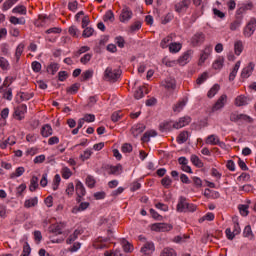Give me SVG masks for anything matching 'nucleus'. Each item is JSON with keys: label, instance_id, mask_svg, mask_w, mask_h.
<instances>
[{"label": "nucleus", "instance_id": "a19ab883", "mask_svg": "<svg viewBox=\"0 0 256 256\" xmlns=\"http://www.w3.org/2000/svg\"><path fill=\"white\" fill-rule=\"evenodd\" d=\"M191 163H193L195 165V167H198L199 169H201V167H203V161H201V159L199 158V156L193 154L190 158Z\"/></svg>", "mask_w": 256, "mask_h": 256}, {"label": "nucleus", "instance_id": "20e7f679", "mask_svg": "<svg viewBox=\"0 0 256 256\" xmlns=\"http://www.w3.org/2000/svg\"><path fill=\"white\" fill-rule=\"evenodd\" d=\"M205 43V33L196 32L190 39V45L192 47H199Z\"/></svg>", "mask_w": 256, "mask_h": 256}, {"label": "nucleus", "instance_id": "5701e85b", "mask_svg": "<svg viewBox=\"0 0 256 256\" xmlns=\"http://www.w3.org/2000/svg\"><path fill=\"white\" fill-rule=\"evenodd\" d=\"M41 135L45 138L51 137V135H53V128L49 124H45L41 128Z\"/></svg>", "mask_w": 256, "mask_h": 256}, {"label": "nucleus", "instance_id": "338daca9", "mask_svg": "<svg viewBox=\"0 0 256 256\" xmlns=\"http://www.w3.org/2000/svg\"><path fill=\"white\" fill-rule=\"evenodd\" d=\"M241 19H237L235 21H233L231 24H230V30L231 31H237V29H239V27H241Z\"/></svg>", "mask_w": 256, "mask_h": 256}, {"label": "nucleus", "instance_id": "9d476101", "mask_svg": "<svg viewBox=\"0 0 256 256\" xmlns=\"http://www.w3.org/2000/svg\"><path fill=\"white\" fill-rule=\"evenodd\" d=\"M193 55V50H187L186 52L183 53L177 60V62L184 67V65H187L189 61H191V56Z\"/></svg>", "mask_w": 256, "mask_h": 256}, {"label": "nucleus", "instance_id": "e433bc0d", "mask_svg": "<svg viewBox=\"0 0 256 256\" xmlns=\"http://www.w3.org/2000/svg\"><path fill=\"white\" fill-rule=\"evenodd\" d=\"M243 237L250 239V241L255 237V235H253V230L251 229V225H247L244 228Z\"/></svg>", "mask_w": 256, "mask_h": 256}, {"label": "nucleus", "instance_id": "2f4dec72", "mask_svg": "<svg viewBox=\"0 0 256 256\" xmlns=\"http://www.w3.org/2000/svg\"><path fill=\"white\" fill-rule=\"evenodd\" d=\"M0 69H2V71H9V69H11V65L9 64V60H7L3 56H0Z\"/></svg>", "mask_w": 256, "mask_h": 256}, {"label": "nucleus", "instance_id": "de8ad7c7", "mask_svg": "<svg viewBox=\"0 0 256 256\" xmlns=\"http://www.w3.org/2000/svg\"><path fill=\"white\" fill-rule=\"evenodd\" d=\"M25 173V168L24 167H18L16 168L15 172L10 174V179H15V177H21Z\"/></svg>", "mask_w": 256, "mask_h": 256}, {"label": "nucleus", "instance_id": "6e6d98bb", "mask_svg": "<svg viewBox=\"0 0 256 256\" xmlns=\"http://www.w3.org/2000/svg\"><path fill=\"white\" fill-rule=\"evenodd\" d=\"M173 129V122H163L160 124V130L171 131Z\"/></svg>", "mask_w": 256, "mask_h": 256}, {"label": "nucleus", "instance_id": "423d86ee", "mask_svg": "<svg viewBox=\"0 0 256 256\" xmlns=\"http://www.w3.org/2000/svg\"><path fill=\"white\" fill-rule=\"evenodd\" d=\"M191 5V0H182L175 4L174 9L176 13H185L189 6Z\"/></svg>", "mask_w": 256, "mask_h": 256}, {"label": "nucleus", "instance_id": "f03ea898", "mask_svg": "<svg viewBox=\"0 0 256 256\" xmlns=\"http://www.w3.org/2000/svg\"><path fill=\"white\" fill-rule=\"evenodd\" d=\"M151 230L156 233H167L173 230V225L167 223H154L151 225Z\"/></svg>", "mask_w": 256, "mask_h": 256}, {"label": "nucleus", "instance_id": "052dcab7", "mask_svg": "<svg viewBox=\"0 0 256 256\" xmlns=\"http://www.w3.org/2000/svg\"><path fill=\"white\" fill-rule=\"evenodd\" d=\"M61 174L63 179H69L71 175H73V172H71V169H69V167H64L62 168Z\"/></svg>", "mask_w": 256, "mask_h": 256}, {"label": "nucleus", "instance_id": "79ce46f5", "mask_svg": "<svg viewBox=\"0 0 256 256\" xmlns=\"http://www.w3.org/2000/svg\"><path fill=\"white\" fill-rule=\"evenodd\" d=\"M18 2L19 0H6L2 5V11H9V9Z\"/></svg>", "mask_w": 256, "mask_h": 256}, {"label": "nucleus", "instance_id": "4be33fe9", "mask_svg": "<svg viewBox=\"0 0 256 256\" xmlns=\"http://www.w3.org/2000/svg\"><path fill=\"white\" fill-rule=\"evenodd\" d=\"M39 199L37 197L29 198L25 200L24 207L25 209H31V207H37Z\"/></svg>", "mask_w": 256, "mask_h": 256}, {"label": "nucleus", "instance_id": "5fc2aeb1", "mask_svg": "<svg viewBox=\"0 0 256 256\" xmlns=\"http://www.w3.org/2000/svg\"><path fill=\"white\" fill-rule=\"evenodd\" d=\"M10 23H12V25H25V18L19 19L15 16H11Z\"/></svg>", "mask_w": 256, "mask_h": 256}, {"label": "nucleus", "instance_id": "f704fd0d", "mask_svg": "<svg viewBox=\"0 0 256 256\" xmlns=\"http://www.w3.org/2000/svg\"><path fill=\"white\" fill-rule=\"evenodd\" d=\"M151 137H157V132L156 131L145 132L141 139L143 143H149Z\"/></svg>", "mask_w": 256, "mask_h": 256}, {"label": "nucleus", "instance_id": "473e14b6", "mask_svg": "<svg viewBox=\"0 0 256 256\" xmlns=\"http://www.w3.org/2000/svg\"><path fill=\"white\" fill-rule=\"evenodd\" d=\"M160 256H177V251L171 247H165L161 251Z\"/></svg>", "mask_w": 256, "mask_h": 256}, {"label": "nucleus", "instance_id": "f8f14e48", "mask_svg": "<svg viewBox=\"0 0 256 256\" xmlns=\"http://www.w3.org/2000/svg\"><path fill=\"white\" fill-rule=\"evenodd\" d=\"M63 229H65V223L63 222L52 224L50 226V233H53L54 235H61L63 233Z\"/></svg>", "mask_w": 256, "mask_h": 256}, {"label": "nucleus", "instance_id": "ea45409f", "mask_svg": "<svg viewBox=\"0 0 256 256\" xmlns=\"http://www.w3.org/2000/svg\"><path fill=\"white\" fill-rule=\"evenodd\" d=\"M23 51H25V44L20 43L15 52L16 61L19 62V59H21V55H23Z\"/></svg>", "mask_w": 256, "mask_h": 256}, {"label": "nucleus", "instance_id": "bb28decb", "mask_svg": "<svg viewBox=\"0 0 256 256\" xmlns=\"http://www.w3.org/2000/svg\"><path fill=\"white\" fill-rule=\"evenodd\" d=\"M121 171H123V166L121 164L110 166L108 175H121Z\"/></svg>", "mask_w": 256, "mask_h": 256}, {"label": "nucleus", "instance_id": "13d9d810", "mask_svg": "<svg viewBox=\"0 0 256 256\" xmlns=\"http://www.w3.org/2000/svg\"><path fill=\"white\" fill-rule=\"evenodd\" d=\"M209 79V74L207 72L202 73L196 80L197 85H203L205 80Z\"/></svg>", "mask_w": 256, "mask_h": 256}, {"label": "nucleus", "instance_id": "e2e57ef3", "mask_svg": "<svg viewBox=\"0 0 256 256\" xmlns=\"http://www.w3.org/2000/svg\"><path fill=\"white\" fill-rule=\"evenodd\" d=\"M92 57H93V54L87 53L80 58V63H82V65H87V63L91 61Z\"/></svg>", "mask_w": 256, "mask_h": 256}, {"label": "nucleus", "instance_id": "864d4df0", "mask_svg": "<svg viewBox=\"0 0 256 256\" xmlns=\"http://www.w3.org/2000/svg\"><path fill=\"white\" fill-rule=\"evenodd\" d=\"M97 183V181H95V178L91 175H88L86 177V185L87 187H89V189H93V187H95V184Z\"/></svg>", "mask_w": 256, "mask_h": 256}, {"label": "nucleus", "instance_id": "680f3d73", "mask_svg": "<svg viewBox=\"0 0 256 256\" xmlns=\"http://www.w3.org/2000/svg\"><path fill=\"white\" fill-rule=\"evenodd\" d=\"M173 183V180L169 176L164 177L161 180V185L165 187V189H169V186Z\"/></svg>", "mask_w": 256, "mask_h": 256}, {"label": "nucleus", "instance_id": "393cba45", "mask_svg": "<svg viewBox=\"0 0 256 256\" xmlns=\"http://www.w3.org/2000/svg\"><path fill=\"white\" fill-rule=\"evenodd\" d=\"M38 188H39V178H37V176H33L30 180L29 191H31V193H35V191H37Z\"/></svg>", "mask_w": 256, "mask_h": 256}, {"label": "nucleus", "instance_id": "72a5a7b5", "mask_svg": "<svg viewBox=\"0 0 256 256\" xmlns=\"http://www.w3.org/2000/svg\"><path fill=\"white\" fill-rule=\"evenodd\" d=\"M79 235H81V231L79 230H75L73 232L72 235H70L67 240H66V243L67 245H71V243H74V241H77V239L79 238Z\"/></svg>", "mask_w": 256, "mask_h": 256}, {"label": "nucleus", "instance_id": "2eb2a0df", "mask_svg": "<svg viewBox=\"0 0 256 256\" xmlns=\"http://www.w3.org/2000/svg\"><path fill=\"white\" fill-rule=\"evenodd\" d=\"M234 105L236 107H245V105H249V98L245 95H239L235 98Z\"/></svg>", "mask_w": 256, "mask_h": 256}, {"label": "nucleus", "instance_id": "7c9ffc66", "mask_svg": "<svg viewBox=\"0 0 256 256\" xmlns=\"http://www.w3.org/2000/svg\"><path fill=\"white\" fill-rule=\"evenodd\" d=\"M243 41L241 40H237L235 43H234V53L235 55L239 56L241 55V53H243Z\"/></svg>", "mask_w": 256, "mask_h": 256}, {"label": "nucleus", "instance_id": "6ab92c4d", "mask_svg": "<svg viewBox=\"0 0 256 256\" xmlns=\"http://www.w3.org/2000/svg\"><path fill=\"white\" fill-rule=\"evenodd\" d=\"M162 86L168 91L175 90L177 87V82L173 78H167L165 81L162 82Z\"/></svg>", "mask_w": 256, "mask_h": 256}, {"label": "nucleus", "instance_id": "6e6552de", "mask_svg": "<svg viewBox=\"0 0 256 256\" xmlns=\"http://www.w3.org/2000/svg\"><path fill=\"white\" fill-rule=\"evenodd\" d=\"M227 104V96L226 94H222L218 100L215 102V104L212 106V111H219V109H223L225 105Z\"/></svg>", "mask_w": 256, "mask_h": 256}, {"label": "nucleus", "instance_id": "0e129e2a", "mask_svg": "<svg viewBox=\"0 0 256 256\" xmlns=\"http://www.w3.org/2000/svg\"><path fill=\"white\" fill-rule=\"evenodd\" d=\"M21 101H29V99H33V93L29 92H20Z\"/></svg>", "mask_w": 256, "mask_h": 256}, {"label": "nucleus", "instance_id": "4c0bfd02", "mask_svg": "<svg viewBox=\"0 0 256 256\" xmlns=\"http://www.w3.org/2000/svg\"><path fill=\"white\" fill-rule=\"evenodd\" d=\"M187 139H189V132L183 131L177 137V143L180 145L186 143Z\"/></svg>", "mask_w": 256, "mask_h": 256}, {"label": "nucleus", "instance_id": "774afa93", "mask_svg": "<svg viewBox=\"0 0 256 256\" xmlns=\"http://www.w3.org/2000/svg\"><path fill=\"white\" fill-rule=\"evenodd\" d=\"M31 68L34 71V73H40L41 72V64L37 61L32 62Z\"/></svg>", "mask_w": 256, "mask_h": 256}, {"label": "nucleus", "instance_id": "1a4fd4ad", "mask_svg": "<svg viewBox=\"0 0 256 256\" xmlns=\"http://www.w3.org/2000/svg\"><path fill=\"white\" fill-rule=\"evenodd\" d=\"M191 123V117L184 116L179 119V121L173 123V129H183V127H187Z\"/></svg>", "mask_w": 256, "mask_h": 256}, {"label": "nucleus", "instance_id": "69168bd1", "mask_svg": "<svg viewBox=\"0 0 256 256\" xmlns=\"http://www.w3.org/2000/svg\"><path fill=\"white\" fill-rule=\"evenodd\" d=\"M93 77V70H86L82 73V81H89Z\"/></svg>", "mask_w": 256, "mask_h": 256}, {"label": "nucleus", "instance_id": "b1692460", "mask_svg": "<svg viewBox=\"0 0 256 256\" xmlns=\"http://www.w3.org/2000/svg\"><path fill=\"white\" fill-rule=\"evenodd\" d=\"M168 47H169L170 53H179V51H181V49L183 48V44L179 42H171L168 45Z\"/></svg>", "mask_w": 256, "mask_h": 256}, {"label": "nucleus", "instance_id": "a18cd8bd", "mask_svg": "<svg viewBox=\"0 0 256 256\" xmlns=\"http://www.w3.org/2000/svg\"><path fill=\"white\" fill-rule=\"evenodd\" d=\"M89 205V202H82L80 203L79 207H74L72 209V213H79V211H85V209H88Z\"/></svg>", "mask_w": 256, "mask_h": 256}, {"label": "nucleus", "instance_id": "a211bd4d", "mask_svg": "<svg viewBox=\"0 0 256 256\" xmlns=\"http://www.w3.org/2000/svg\"><path fill=\"white\" fill-rule=\"evenodd\" d=\"M187 204H188L187 198L181 196L177 204V211L179 213H187Z\"/></svg>", "mask_w": 256, "mask_h": 256}, {"label": "nucleus", "instance_id": "aec40b11", "mask_svg": "<svg viewBox=\"0 0 256 256\" xmlns=\"http://www.w3.org/2000/svg\"><path fill=\"white\" fill-rule=\"evenodd\" d=\"M249 205H251V200H247V204L238 205V210L242 217H247V215H249Z\"/></svg>", "mask_w": 256, "mask_h": 256}, {"label": "nucleus", "instance_id": "c03bdc74", "mask_svg": "<svg viewBox=\"0 0 256 256\" xmlns=\"http://www.w3.org/2000/svg\"><path fill=\"white\" fill-rule=\"evenodd\" d=\"M38 23L41 27H45V25H49V23H51V19L45 15H39Z\"/></svg>", "mask_w": 256, "mask_h": 256}, {"label": "nucleus", "instance_id": "8fccbe9b", "mask_svg": "<svg viewBox=\"0 0 256 256\" xmlns=\"http://www.w3.org/2000/svg\"><path fill=\"white\" fill-rule=\"evenodd\" d=\"M162 63L166 67H175V65H177L178 62H177V60H170L169 57H164L162 59Z\"/></svg>", "mask_w": 256, "mask_h": 256}, {"label": "nucleus", "instance_id": "58836bf2", "mask_svg": "<svg viewBox=\"0 0 256 256\" xmlns=\"http://www.w3.org/2000/svg\"><path fill=\"white\" fill-rule=\"evenodd\" d=\"M12 13H15L18 15H27V7L23 5H18L15 8H13Z\"/></svg>", "mask_w": 256, "mask_h": 256}, {"label": "nucleus", "instance_id": "0eeeda50", "mask_svg": "<svg viewBox=\"0 0 256 256\" xmlns=\"http://www.w3.org/2000/svg\"><path fill=\"white\" fill-rule=\"evenodd\" d=\"M75 191L78 196L77 202L81 203V198L85 197L87 191L85 190V186L83 185V183L79 180L76 181Z\"/></svg>", "mask_w": 256, "mask_h": 256}, {"label": "nucleus", "instance_id": "dca6fc26", "mask_svg": "<svg viewBox=\"0 0 256 256\" xmlns=\"http://www.w3.org/2000/svg\"><path fill=\"white\" fill-rule=\"evenodd\" d=\"M253 69H255V64H253V62H250L248 66L243 68V70L241 72V77L243 79H247V78L251 77V74L253 73Z\"/></svg>", "mask_w": 256, "mask_h": 256}, {"label": "nucleus", "instance_id": "49530a36", "mask_svg": "<svg viewBox=\"0 0 256 256\" xmlns=\"http://www.w3.org/2000/svg\"><path fill=\"white\" fill-rule=\"evenodd\" d=\"M47 71L48 73H50L51 75H55L57 73V71H59V64L53 62L51 63L48 67H47Z\"/></svg>", "mask_w": 256, "mask_h": 256}, {"label": "nucleus", "instance_id": "3c124183", "mask_svg": "<svg viewBox=\"0 0 256 256\" xmlns=\"http://www.w3.org/2000/svg\"><path fill=\"white\" fill-rule=\"evenodd\" d=\"M79 87H81V84L75 83V84H72L70 87H68L66 89V91H67V93H70L71 95H75V93H77V91H79Z\"/></svg>", "mask_w": 256, "mask_h": 256}, {"label": "nucleus", "instance_id": "603ef678", "mask_svg": "<svg viewBox=\"0 0 256 256\" xmlns=\"http://www.w3.org/2000/svg\"><path fill=\"white\" fill-rule=\"evenodd\" d=\"M187 239H189V235L182 234V235L175 236L172 241L173 243H185V240Z\"/></svg>", "mask_w": 256, "mask_h": 256}, {"label": "nucleus", "instance_id": "c756f323", "mask_svg": "<svg viewBox=\"0 0 256 256\" xmlns=\"http://www.w3.org/2000/svg\"><path fill=\"white\" fill-rule=\"evenodd\" d=\"M239 67H241V61H237L234 68L230 72L229 81H235V77H237V72L239 71Z\"/></svg>", "mask_w": 256, "mask_h": 256}, {"label": "nucleus", "instance_id": "f3484780", "mask_svg": "<svg viewBox=\"0 0 256 256\" xmlns=\"http://www.w3.org/2000/svg\"><path fill=\"white\" fill-rule=\"evenodd\" d=\"M155 251V244L153 242H146L141 248V253L144 255H151Z\"/></svg>", "mask_w": 256, "mask_h": 256}, {"label": "nucleus", "instance_id": "c9c22d12", "mask_svg": "<svg viewBox=\"0 0 256 256\" xmlns=\"http://www.w3.org/2000/svg\"><path fill=\"white\" fill-rule=\"evenodd\" d=\"M223 63H225V58L219 57L214 61L212 67L215 70L223 69Z\"/></svg>", "mask_w": 256, "mask_h": 256}, {"label": "nucleus", "instance_id": "cd10ccee", "mask_svg": "<svg viewBox=\"0 0 256 256\" xmlns=\"http://www.w3.org/2000/svg\"><path fill=\"white\" fill-rule=\"evenodd\" d=\"M185 105H187V100L183 99L178 101L174 107H173V111L175 113H181V111H183V108L185 107Z\"/></svg>", "mask_w": 256, "mask_h": 256}, {"label": "nucleus", "instance_id": "39448f33", "mask_svg": "<svg viewBox=\"0 0 256 256\" xmlns=\"http://www.w3.org/2000/svg\"><path fill=\"white\" fill-rule=\"evenodd\" d=\"M25 113H27V105L20 104L18 107L14 108L13 117L17 121H23V119H25Z\"/></svg>", "mask_w": 256, "mask_h": 256}, {"label": "nucleus", "instance_id": "c85d7f7f", "mask_svg": "<svg viewBox=\"0 0 256 256\" xmlns=\"http://www.w3.org/2000/svg\"><path fill=\"white\" fill-rule=\"evenodd\" d=\"M2 93H3L2 97H3V99H6V101L13 100V89L12 88H3Z\"/></svg>", "mask_w": 256, "mask_h": 256}, {"label": "nucleus", "instance_id": "a878e982", "mask_svg": "<svg viewBox=\"0 0 256 256\" xmlns=\"http://www.w3.org/2000/svg\"><path fill=\"white\" fill-rule=\"evenodd\" d=\"M221 89V86L219 84H214L213 87H211L207 93L208 99H213L216 94L219 93V90Z\"/></svg>", "mask_w": 256, "mask_h": 256}, {"label": "nucleus", "instance_id": "09e8293b", "mask_svg": "<svg viewBox=\"0 0 256 256\" xmlns=\"http://www.w3.org/2000/svg\"><path fill=\"white\" fill-rule=\"evenodd\" d=\"M94 33H95V29H93L92 27H86V28H84V31L82 33V37L87 39L89 37H93Z\"/></svg>", "mask_w": 256, "mask_h": 256}, {"label": "nucleus", "instance_id": "f257e3e1", "mask_svg": "<svg viewBox=\"0 0 256 256\" xmlns=\"http://www.w3.org/2000/svg\"><path fill=\"white\" fill-rule=\"evenodd\" d=\"M122 71L119 69H113L111 67H107L104 71V81H109L110 83H117L119 81V77H121Z\"/></svg>", "mask_w": 256, "mask_h": 256}, {"label": "nucleus", "instance_id": "37998d69", "mask_svg": "<svg viewBox=\"0 0 256 256\" xmlns=\"http://www.w3.org/2000/svg\"><path fill=\"white\" fill-rule=\"evenodd\" d=\"M144 91H147V88L145 86H140L135 92H134V97L135 99H143L145 97Z\"/></svg>", "mask_w": 256, "mask_h": 256}, {"label": "nucleus", "instance_id": "4d7b16f0", "mask_svg": "<svg viewBox=\"0 0 256 256\" xmlns=\"http://www.w3.org/2000/svg\"><path fill=\"white\" fill-rule=\"evenodd\" d=\"M93 155V151L90 149H87L83 152V154L80 155L81 161H87V159H91V156Z\"/></svg>", "mask_w": 256, "mask_h": 256}, {"label": "nucleus", "instance_id": "9b49d317", "mask_svg": "<svg viewBox=\"0 0 256 256\" xmlns=\"http://www.w3.org/2000/svg\"><path fill=\"white\" fill-rule=\"evenodd\" d=\"M133 17V11L127 6H125L122 9L121 15H120V21L121 23H125L127 21H130V19Z\"/></svg>", "mask_w": 256, "mask_h": 256}, {"label": "nucleus", "instance_id": "4468645a", "mask_svg": "<svg viewBox=\"0 0 256 256\" xmlns=\"http://www.w3.org/2000/svg\"><path fill=\"white\" fill-rule=\"evenodd\" d=\"M209 55H211V46H206L200 54L198 65H203L209 59Z\"/></svg>", "mask_w": 256, "mask_h": 256}, {"label": "nucleus", "instance_id": "7ed1b4c3", "mask_svg": "<svg viewBox=\"0 0 256 256\" xmlns=\"http://www.w3.org/2000/svg\"><path fill=\"white\" fill-rule=\"evenodd\" d=\"M255 31H256V19L251 18L243 29V35L244 37L249 38L253 35V33H255Z\"/></svg>", "mask_w": 256, "mask_h": 256}, {"label": "nucleus", "instance_id": "ddd939ff", "mask_svg": "<svg viewBox=\"0 0 256 256\" xmlns=\"http://www.w3.org/2000/svg\"><path fill=\"white\" fill-rule=\"evenodd\" d=\"M205 143L206 145H219L220 147H223V145H225V143L221 142V140H219V137H217L215 134L209 135L206 138Z\"/></svg>", "mask_w": 256, "mask_h": 256}, {"label": "nucleus", "instance_id": "bf43d9fd", "mask_svg": "<svg viewBox=\"0 0 256 256\" xmlns=\"http://www.w3.org/2000/svg\"><path fill=\"white\" fill-rule=\"evenodd\" d=\"M11 83H13V80L9 77H6L4 82H3V85L0 86V93H3V89H10L9 88V85H11Z\"/></svg>", "mask_w": 256, "mask_h": 256}, {"label": "nucleus", "instance_id": "412c9836", "mask_svg": "<svg viewBox=\"0 0 256 256\" xmlns=\"http://www.w3.org/2000/svg\"><path fill=\"white\" fill-rule=\"evenodd\" d=\"M173 39H175V34H169L162 39V41L160 42V47L162 49H167V47H169V43H171Z\"/></svg>", "mask_w": 256, "mask_h": 256}]
</instances>
